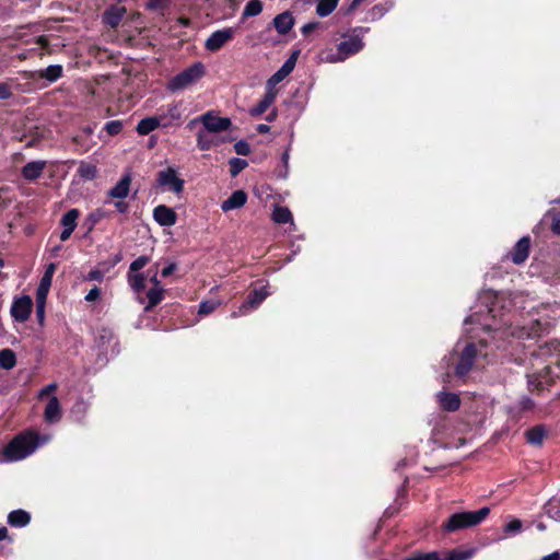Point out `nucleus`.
Masks as SVG:
<instances>
[{"instance_id": "obj_48", "label": "nucleus", "mask_w": 560, "mask_h": 560, "mask_svg": "<svg viewBox=\"0 0 560 560\" xmlns=\"http://www.w3.org/2000/svg\"><path fill=\"white\" fill-rule=\"evenodd\" d=\"M544 382L538 380V376L533 374L528 376V386L530 390H539L542 386Z\"/></svg>"}, {"instance_id": "obj_44", "label": "nucleus", "mask_w": 560, "mask_h": 560, "mask_svg": "<svg viewBox=\"0 0 560 560\" xmlns=\"http://www.w3.org/2000/svg\"><path fill=\"white\" fill-rule=\"evenodd\" d=\"M217 306H218L217 302H209V301L202 302L199 305L198 313L202 314V315H208V314L212 313L217 308Z\"/></svg>"}, {"instance_id": "obj_28", "label": "nucleus", "mask_w": 560, "mask_h": 560, "mask_svg": "<svg viewBox=\"0 0 560 560\" xmlns=\"http://www.w3.org/2000/svg\"><path fill=\"white\" fill-rule=\"evenodd\" d=\"M112 341H115V336L112 329L101 327L96 330L95 342L98 347L105 348V346L110 345Z\"/></svg>"}, {"instance_id": "obj_3", "label": "nucleus", "mask_w": 560, "mask_h": 560, "mask_svg": "<svg viewBox=\"0 0 560 560\" xmlns=\"http://www.w3.org/2000/svg\"><path fill=\"white\" fill-rule=\"evenodd\" d=\"M205 74V66L201 62H195L171 79L166 88L171 92L183 91L198 82Z\"/></svg>"}, {"instance_id": "obj_32", "label": "nucleus", "mask_w": 560, "mask_h": 560, "mask_svg": "<svg viewBox=\"0 0 560 560\" xmlns=\"http://www.w3.org/2000/svg\"><path fill=\"white\" fill-rule=\"evenodd\" d=\"M272 220L279 224L292 222V213L285 207H276L272 212Z\"/></svg>"}, {"instance_id": "obj_36", "label": "nucleus", "mask_w": 560, "mask_h": 560, "mask_svg": "<svg viewBox=\"0 0 560 560\" xmlns=\"http://www.w3.org/2000/svg\"><path fill=\"white\" fill-rule=\"evenodd\" d=\"M393 5L394 3L392 1H386L384 3L374 5L370 12L372 20H377L384 16L385 13L393 8Z\"/></svg>"}, {"instance_id": "obj_14", "label": "nucleus", "mask_w": 560, "mask_h": 560, "mask_svg": "<svg viewBox=\"0 0 560 560\" xmlns=\"http://www.w3.org/2000/svg\"><path fill=\"white\" fill-rule=\"evenodd\" d=\"M278 91L266 85V93L259 103L249 109V114L254 117L262 115L276 101Z\"/></svg>"}, {"instance_id": "obj_56", "label": "nucleus", "mask_w": 560, "mask_h": 560, "mask_svg": "<svg viewBox=\"0 0 560 560\" xmlns=\"http://www.w3.org/2000/svg\"><path fill=\"white\" fill-rule=\"evenodd\" d=\"M175 269H176V265L170 264L162 269L161 275H162V277H168L175 271Z\"/></svg>"}, {"instance_id": "obj_43", "label": "nucleus", "mask_w": 560, "mask_h": 560, "mask_svg": "<svg viewBox=\"0 0 560 560\" xmlns=\"http://www.w3.org/2000/svg\"><path fill=\"white\" fill-rule=\"evenodd\" d=\"M234 149H235V152L238 154V155H248L250 153V147L249 144L244 141V140H240L237 141L235 144H234Z\"/></svg>"}, {"instance_id": "obj_52", "label": "nucleus", "mask_w": 560, "mask_h": 560, "mask_svg": "<svg viewBox=\"0 0 560 560\" xmlns=\"http://www.w3.org/2000/svg\"><path fill=\"white\" fill-rule=\"evenodd\" d=\"M104 278V275L101 270L98 269H94V270H91L88 275V279L89 280H93V281H102Z\"/></svg>"}, {"instance_id": "obj_38", "label": "nucleus", "mask_w": 560, "mask_h": 560, "mask_svg": "<svg viewBox=\"0 0 560 560\" xmlns=\"http://www.w3.org/2000/svg\"><path fill=\"white\" fill-rule=\"evenodd\" d=\"M50 285H51L50 280L42 278L39 285L37 288V292H36V301L37 302L45 304Z\"/></svg>"}, {"instance_id": "obj_27", "label": "nucleus", "mask_w": 560, "mask_h": 560, "mask_svg": "<svg viewBox=\"0 0 560 560\" xmlns=\"http://www.w3.org/2000/svg\"><path fill=\"white\" fill-rule=\"evenodd\" d=\"M30 521L31 515L24 510H15L8 515V523L13 527H24Z\"/></svg>"}, {"instance_id": "obj_54", "label": "nucleus", "mask_w": 560, "mask_h": 560, "mask_svg": "<svg viewBox=\"0 0 560 560\" xmlns=\"http://www.w3.org/2000/svg\"><path fill=\"white\" fill-rule=\"evenodd\" d=\"M317 26H318V22L306 23L302 27L303 35H308L311 32H313L315 28H317Z\"/></svg>"}, {"instance_id": "obj_6", "label": "nucleus", "mask_w": 560, "mask_h": 560, "mask_svg": "<svg viewBox=\"0 0 560 560\" xmlns=\"http://www.w3.org/2000/svg\"><path fill=\"white\" fill-rule=\"evenodd\" d=\"M236 34L235 28L224 27L213 32L205 43V48L208 51L214 52L220 50L225 44L231 42Z\"/></svg>"}, {"instance_id": "obj_60", "label": "nucleus", "mask_w": 560, "mask_h": 560, "mask_svg": "<svg viewBox=\"0 0 560 560\" xmlns=\"http://www.w3.org/2000/svg\"><path fill=\"white\" fill-rule=\"evenodd\" d=\"M72 234V231H69V230H66V229H62V232L60 234V240L62 242L67 241Z\"/></svg>"}, {"instance_id": "obj_59", "label": "nucleus", "mask_w": 560, "mask_h": 560, "mask_svg": "<svg viewBox=\"0 0 560 560\" xmlns=\"http://www.w3.org/2000/svg\"><path fill=\"white\" fill-rule=\"evenodd\" d=\"M541 560H560V552L553 551L550 555L542 557Z\"/></svg>"}, {"instance_id": "obj_46", "label": "nucleus", "mask_w": 560, "mask_h": 560, "mask_svg": "<svg viewBox=\"0 0 560 560\" xmlns=\"http://www.w3.org/2000/svg\"><path fill=\"white\" fill-rule=\"evenodd\" d=\"M105 211L103 209H96L95 211L91 212L89 214L88 220L91 222V225H95L98 223L102 219L105 218Z\"/></svg>"}, {"instance_id": "obj_29", "label": "nucleus", "mask_w": 560, "mask_h": 560, "mask_svg": "<svg viewBox=\"0 0 560 560\" xmlns=\"http://www.w3.org/2000/svg\"><path fill=\"white\" fill-rule=\"evenodd\" d=\"M79 215H80V212L78 209H70L69 211H67L62 215L61 221H60L62 229L73 232L74 229L77 228V220H78Z\"/></svg>"}, {"instance_id": "obj_37", "label": "nucleus", "mask_w": 560, "mask_h": 560, "mask_svg": "<svg viewBox=\"0 0 560 560\" xmlns=\"http://www.w3.org/2000/svg\"><path fill=\"white\" fill-rule=\"evenodd\" d=\"M78 172L82 178L91 180V179L95 178V176L97 174V168L95 165H93L91 163L83 162L80 164Z\"/></svg>"}, {"instance_id": "obj_8", "label": "nucleus", "mask_w": 560, "mask_h": 560, "mask_svg": "<svg viewBox=\"0 0 560 560\" xmlns=\"http://www.w3.org/2000/svg\"><path fill=\"white\" fill-rule=\"evenodd\" d=\"M268 295L269 292L266 290V287L254 289L238 311L232 313V316L238 317L248 314L252 310L257 308Z\"/></svg>"}, {"instance_id": "obj_30", "label": "nucleus", "mask_w": 560, "mask_h": 560, "mask_svg": "<svg viewBox=\"0 0 560 560\" xmlns=\"http://www.w3.org/2000/svg\"><path fill=\"white\" fill-rule=\"evenodd\" d=\"M339 0H318L316 13L320 18L328 16L337 8Z\"/></svg>"}, {"instance_id": "obj_41", "label": "nucleus", "mask_w": 560, "mask_h": 560, "mask_svg": "<svg viewBox=\"0 0 560 560\" xmlns=\"http://www.w3.org/2000/svg\"><path fill=\"white\" fill-rule=\"evenodd\" d=\"M230 165L232 176H236L242 170H244L247 166V162L245 160L234 158L230 161Z\"/></svg>"}, {"instance_id": "obj_58", "label": "nucleus", "mask_w": 560, "mask_h": 560, "mask_svg": "<svg viewBox=\"0 0 560 560\" xmlns=\"http://www.w3.org/2000/svg\"><path fill=\"white\" fill-rule=\"evenodd\" d=\"M552 231L556 234H560V214L557 217L555 215L552 219Z\"/></svg>"}, {"instance_id": "obj_7", "label": "nucleus", "mask_w": 560, "mask_h": 560, "mask_svg": "<svg viewBox=\"0 0 560 560\" xmlns=\"http://www.w3.org/2000/svg\"><path fill=\"white\" fill-rule=\"evenodd\" d=\"M477 357L476 346L471 342L467 343L460 352L459 360L455 366L456 376L459 378L466 376L471 370Z\"/></svg>"}, {"instance_id": "obj_49", "label": "nucleus", "mask_w": 560, "mask_h": 560, "mask_svg": "<svg viewBox=\"0 0 560 560\" xmlns=\"http://www.w3.org/2000/svg\"><path fill=\"white\" fill-rule=\"evenodd\" d=\"M57 387L58 386L56 383L48 384L47 386L40 389V392L38 393V398L43 399L44 397L55 393Z\"/></svg>"}, {"instance_id": "obj_51", "label": "nucleus", "mask_w": 560, "mask_h": 560, "mask_svg": "<svg viewBox=\"0 0 560 560\" xmlns=\"http://www.w3.org/2000/svg\"><path fill=\"white\" fill-rule=\"evenodd\" d=\"M101 291L97 287H94L89 291V293L85 295V300L88 302H93L100 298Z\"/></svg>"}, {"instance_id": "obj_17", "label": "nucleus", "mask_w": 560, "mask_h": 560, "mask_svg": "<svg viewBox=\"0 0 560 560\" xmlns=\"http://www.w3.org/2000/svg\"><path fill=\"white\" fill-rule=\"evenodd\" d=\"M436 398L441 408L446 411H455L460 406L459 396L455 393L440 392L436 394Z\"/></svg>"}, {"instance_id": "obj_20", "label": "nucleus", "mask_w": 560, "mask_h": 560, "mask_svg": "<svg viewBox=\"0 0 560 560\" xmlns=\"http://www.w3.org/2000/svg\"><path fill=\"white\" fill-rule=\"evenodd\" d=\"M62 72L63 69L61 65H50L44 70L31 73L27 78H44L49 82H56L62 77Z\"/></svg>"}, {"instance_id": "obj_9", "label": "nucleus", "mask_w": 560, "mask_h": 560, "mask_svg": "<svg viewBox=\"0 0 560 560\" xmlns=\"http://www.w3.org/2000/svg\"><path fill=\"white\" fill-rule=\"evenodd\" d=\"M487 328L494 331L502 330L503 334H510L512 336H516L517 338H533L538 336V330L534 327L530 330H527L525 327H512L509 325V320L505 318H501L499 323H494L493 325H487Z\"/></svg>"}, {"instance_id": "obj_55", "label": "nucleus", "mask_w": 560, "mask_h": 560, "mask_svg": "<svg viewBox=\"0 0 560 560\" xmlns=\"http://www.w3.org/2000/svg\"><path fill=\"white\" fill-rule=\"evenodd\" d=\"M468 555L464 552H452L445 560H466Z\"/></svg>"}, {"instance_id": "obj_25", "label": "nucleus", "mask_w": 560, "mask_h": 560, "mask_svg": "<svg viewBox=\"0 0 560 560\" xmlns=\"http://www.w3.org/2000/svg\"><path fill=\"white\" fill-rule=\"evenodd\" d=\"M294 19L290 12L278 14L273 19V25L279 34H287L293 26Z\"/></svg>"}, {"instance_id": "obj_18", "label": "nucleus", "mask_w": 560, "mask_h": 560, "mask_svg": "<svg viewBox=\"0 0 560 560\" xmlns=\"http://www.w3.org/2000/svg\"><path fill=\"white\" fill-rule=\"evenodd\" d=\"M131 176L124 175L119 182L108 190L107 195L114 199H124L128 196L130 190Z\"/></svg>"}, {"instance_id": "obj_57", "label": "nucleus", "mask_w": 560, "mask_h": 560, "mask_svg": "<svg viewBox=\"0 0 560 560\" xmlns=\"http://www.w3.org/2000/svg\"><path fill=\"white\" fill-rule=\"evenodd\" d=\"M55 269H56L55 264H50V265L47 267V269H46V271H45V273H44L43 278L51 281V280H52L54 272H55Z\"/></svg>"}, {"instance_id": "obj_5", "label": "nucleus", "mask_w": 560, "mask_h": 560, "mask_svg": "<svg viewBox=\"0 0 560 560\" xmlns=\"http://www.w3.org/2000/svg\"><path fill=\"white\" fill-rule=\"evenodd\" d=\"M200 124L203 126V131L218 133L225 131L231 127V119L226 117H219L213 112H207L198 117Z\"/></svg>"}, {"instance_id": "obj_22", "label": "nucleus", "mask_w": 560, "mask_h": 560, "mask_svg": "<svg viewBox=\"0 0 560 560\" xmlns=\"http://www.w3.org/2000/svg\"><path fill=\"white\" fill-rule=\"evenodd\" d=\"M247 195L243 190H235L226 200L221 205L223 211H231L238 209L246 203Z\"/></svg>"}, {"instance_id": "obj_13", "label": "nucleus", "mask_w": 560, "mask_h": 560, "mask_svg": "<svg viewBox=\"0 0 560 560\" xmlns=\"http://www.w3.org/2000/svg\"><path fill=\"white\" fill-rule=\"evenodd\" d=\"M153 218L162 226H172L177 221L176 212L164 205L154 208Z\"/></svg>"}, {"instance_id": "obj_15", "label": "nucleus", "mask_w": 560, "mask_h": 560, "mask_svg": "<svg viewBox=\"0 0 560 560\" xmlns=\"http://www.w3.org/2000/svg\"><path fill=\"white\" fill-rule=\"evenodd\" d=\"M161 118L162 127H170L173 121L179 120L182 118V108L180 103H171L166 106V108L158 115Z\"/></svg>"}, {"instance_id": "obj_12", "label": "nucleus", "mask_w": 560, "mask_h": 560, "mask_svg": "<svg viewBox=\"0 0 560 560\" xmlns=\"http://www.w3.org/2000/svg\"><path fill=\"white\" fill-rule=\"evenodd\" d=\"M32 299L30 296H22L16 299L11 307V314L14 319L19 322H25L32 312Z\"/></svg>"}, {"instance_id": "obj_24", "label": "nucleus", "mask_w": 560, "mask_h": 560, "mask_svg": "<svg viewBox=\"0 0 560 560\" xmlns=\"http://www.w3.org/2000/svg\"><path fill=\"white\" fill-rule=\"evenodd\" d=\"M211 132L199 130L197 132V147L202 150H210L213 147L219 145L222 140L218 137L211 136Z\"/></svg>"}, {"instance_id": "obj_64", "label": "nucleus", "mask_w": 560, "mask_h": 560, "mask_svg": "<svg viewBox=\"0 0 560 560\" xmlns=\"http://www.w3.org/2000/svg\"><path fill=\"white\" fill-rule=\"evenodd\" d=\"M8 537V529L7 527L2 526L0 527V541L5 539Z\"/></svg>"}, {"instance_id": "obj_23", "label": "nucleus", "mask_w": 560, "mask_h": 560, "mask_svg": "<svg viewBox=\"0 0 560 560\" xmlns=\"http://www.w3.org/2000/svg\"><path fill=\"white\" fill-rule=\"evenodd\" d=\"M44 418L47 422H57L60 420L61 418V409H60V404H59V400L56 396H52L46 408H45V412H44Z\"/></svg>"}, {"instance_id": "obj_11", "label": "nucleus", "mask_w": 560, "mask_h": 560, "mask_svg": "<svg viewBox=\"0 0 560 560\" xmlns=\"http://www.w3.org/2000/svg\"><path fill=\"white\" fill-rule=\"evenodd\" d=\"M298 52H294L285 62L281 66V68L273 73L267 81L266 85L276 89V85L283 81L294 69L296 63Z\"/></svg>"}, {"instance_id": "obj_53", "label": "nucleus", "mask_w": 560, "mask_h": 560, "mask_svg": "<svg viewBox=\"0 0 560 560\" xmlns=\"http://www.w3.org/2000/svg\"><path fill=\"white\" fill-rule=\"evenodd\" d=\"M114 206L116 208V210L120 213H125L128 211L129 209V206L127 202H125L122 199H119L117 201L114 202Z\"/></svg>"}, {"instance_id": "obj_40", "label": "nucleus", "mask_w": 560, "mask_h": 560, "mask_svg": "<svg viewBox=\"0 0 560 560\" xmlns=\"http://www.w3.org/2000/svg\"><path fill=\"white\" fill-rule=\"evenodd\" d=\"M122 127H124V125L120 120H110V121L106 122L104 128L109 136H116V135L120 133V131L122 130Z\"/></svg>"}, {"instance_id": "obj_63", "label": "nucleus", "mask_w": 560, "mask_h": 560, "mask_svg": "<svg viewBox=\"0 0 560 560\" xmlns=\"http://www.w3.org/2000/svg\"><path fill=\"white\" fill-rule=\"evenodd\" d=\"M36 42L43 47H46L48 45V40L45 36L37 37Z\"/></svg>"}, {"instance_id": "obj_45", "label": "nucleus", "mask_w": 560, "mask_h": 560, "mask_svg": "<svg viewBox=\"0 0 560 560\" xmlns=\"http://www.w3.org/2000/svg\"><path fill=\"white\" fill-rule=\"evenodd\" d=\"M170 1L171 0H150L148 2V8L150 10L163 11L164 9L167 8Z\"/></svg>"}, {"instance_id": "obj_1", "label": "nucleus", "mask_w": 560, "mask_h": 560, "mask_svg": "<svg viewBox=\"0 0 560 560\" xmlns=\"http://www.w3.org/2000/svg\"><path fill=\"white\" fill-rule=\"evenodd\" d=\"M37 435L24 433L15 436L3 450L7 462H18L26 458L35 452L38 446Z\"/></svg>"}, {"instance_id": "obj_61", "label": "nucleus", "mask_w": 560, "mask_h": 560, "mask_svg": "<svg viewBox=\"0 0 560 560\" xmlns=\"http://www.w3.org/2000/svg\"><path fill=\"white\" fill-rule=\"evenodd\" d=\"M44 308H45V304L37 302V315L40 320L44 318Z\"/></svg>"}, {"instance_id": "obj_19", "label": "nucleus", "mask_w": 560, "mask_h": 560, "mask_svg": "<svg viewBox=\"0 0 560 560\" xmlns=\"http://www.w3.org/2000/svg\"><path fill=\"white\" fill-rule=\"evenodd\" d=\"M46 167L45 161H32L22 168V176L30 182L37 179Z\"/></svg>"}, {"instance_id": "obj_26", "label": "nucleus", "mask_w": 560, "mask_h": 560, "mask_svg": "<svg viewBox=\"0 0 560 560\" xmlns=\"http://www.w3.org/2000/svg\"><path fill=\"white\" fill-rule=\"evenodd\" d=\"M159 127H162L161 118L158 116L147 117L141 119L137 125V132L141 136L149 135L153 130L158 129Z\"/></svg>"}, {"instance_id": "obj_34", "label": "nucleus", "mask_w": 560, "mask_h": 560, "mask_svg": "<svg viewBox=\"0 0 560 560\" xmlns=\"http://www.w3.org/2000/svg\"><path fill=\"white\" fill-rule=\"evenodd\" d=\"M164 290L163 288H152L148 291L147 298L149 300L148 305L145 306V311L151 310L155 305H158L163 299Z\"/></svg>"}, {"instance_id": "obj_42", "label": "nucleus", "mask_w": 560, "mask_h": 560, "mask_svg": "<svg viewBox=\"0 0 560 560\" xmlns=\"http://www.w3.org/2000/svg\"><path fill=\"white\" fill-rule=\"evenodd\" d=\"M522 527H523L522 521L518 518H513L511 522H509L504 526V532L506 534H515V533L521 532Z\"/></svg>"}, {"instance_id": "obj_10", "label": "nucleus", "mask_w": 560, "mask_h": 560, "mask_svg": "<svg viewBox=\"0 0 560 560\" xmlns=\"http://www.w3.org/2000/svg\"><path fill=\"white\" fill-rule=\"evenodd\" d=\"M158 183L175 194H179L184 189V180L177 176L176 171L172 167L159 172Z\"/></svg>"}, {"instance_id": "obj_31", "label": "nucleus", "mask_w": 560, "mask_h": 560, "mask_svg": "<svg viewBox=\"0 0 560 560\" xmlns=\"http://www.w3.org/2000/svg\"><path fill=\"white\" fill-rule=\"evenodd\" d=\"M527 442L534 445H539L542 443L546 431L542 427H534L526 431Z\"/></svg>"}, {"instance_id": "obj_35", "label": "nucleus", "mask_w": 560, "mask_h": 560, "mask_svg": "<svg viewBox=\"0 0 560 560\" xmlns=\"http://www.w3.org/2000/svg\"><path fill=\"white\" fill-rule=\"evenodd\" d=\"M261 11H262V3H261V1L260 0H250V1H248L246 3V5L244 8L243 16L244 18L256 16Z\"/></svg>"}, {"instance_id": "obj_21", "label": "nucleus", "mask_w": 560, "mask_h": 560, "mask_svg": "<svg viewBox=\"0 0 560 560\" xmlns=\"http://www.w3.org/2000/svg\"><path fill=\"white\" fill-rule=\"evenodd\" d=\"M125 13L126 9L124 7L113 5L104 12L103 21L106 25L114 28L118 26Z\"/></svg>"}, {"instance_id": "obj_2", "label": "nucleus", "mask_w": 560, "mask_h": 560, "mask_svg": "<svg viewBox=\"0 0 560 560\" xmlns=\"http://www.w3.org/2000/svg\"><path fill=\"white\" fill-rule=\"evenodd\" d=\"M490 509L485 506L474 512L455 513L443 523L442 529L446 533H453L465 528L479 525L489 515Z\"/></svg>"}, {"instance_id": "obj_47", "label": "nucleus", "mask_w": 560, "mask_h": 560, "mask_svg": "<svg viewBox=\"0 0 560 560\" xmlns=\"http://www.w3.org/2000/svg\"><path fill=\"white\" fill-rule=\"evenodd\" d=\"M148 262L149 258L147 256H140L131 262L130 270L138 271L142 269Z\"/></svg>"}, {"instance_id": "obj_4", "label": "nucleus", "mask_w": 560, "mask_h": 560, "mask_svg": "<svg viewBox=\"0 0 560 560\" xmlns=\"http://www.w3.org/2000/svg\"><path fill=\"white\" fill-rule=\"evenodd\" d=\"M363 47L364 43L362 36L353 34L342 40L337 47V52L327 56L326 60L329 62L345 61L348 57L361 51Z\"/></svg>"}, {"instance_id": "obj_50", "label": "nucleus", "mask_w": 560, "mask_h": 560, "mask_svg": "<svg viewBox=\"0 0 560 560\" xmlns=\"http://www.w3.org/2000/svg\"><path fill=\"white\" fill-rule=\"evenodd\" d=\"M12 96L11 86L8 83H0V100H8Z\"/></svg>"}, {"instance_id": "obj_16", "label": "nucleus", "mask_w": 560, "mask_h": 560, "mask_svg": "<svg viewBox=\"0 0 560 560\" xmlns=\"http://www.w3.org/2000/svg\"><path fill=\"white\" fill-rule=\"evenodd\" d=\"M529 237L524 236L522 237L514 246L512 253H511V259L514 264H523L529 254Z\"/></svg>"}, {"instance_id": "obj_39", "label": "nucleus", "mask_w": 560, "mask_h": 560, "mask_svg": "<svg viewBox=\"0 0 560 560\" xmlns=\"http://www.w3.org/2000/svg\"><path fill=\"white\" fill-rule=\"evenodd\" d=\"M145 279L143 273H136L129 277V283L136 291H141L145 288Z\"/></svg>"}, {"instance_id": "obj_62", "label": "nucleus", "mask_w": 560, "mask_h": 560, "mask_svg": "<svg viewBox=\"0 0 560 560\" xmlns=\"http://www.w3.org/2000/svg\"><path fill=\"white\" fill-rule=\"evenodd\" d=\"M270 130V127L268 125H265V124H260L257 126V131L259 133H266Z\"/></svg>"}, {"instance_id": "obj_33", "label": "nucleus", "mask_w": 560, "mask_h": 560, "mask_svg": "<svg viewBox=\"0 0 560 560\" xmlns=\"http://www.w3.org/2000/svg\"><path fill=\"white\" fill-rule=\"evenodd\" d=\"M16 363L15 354L10 349H2L0 351V366L5 370H11Z\"/></svg>"}]
</instances>
